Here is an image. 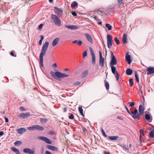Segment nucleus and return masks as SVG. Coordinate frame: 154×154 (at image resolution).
Segmentation results:
<instances>
[{"mask_svg":"<svg viewBox=\"0 0 154 154\" xmlns=\"http://www.w3.org/2000/svg\"><path fill=\"white\" fill-rule=\"evenodd\" d=\"M144 109L143 108L142 105H140L139 107V113L138 112V110L137 109H135L133 111H131V114H133L132 116L134 119H137L139 120L140 119V115L142 116L144 112Z\"/></svg>","mask_w":154,"mask_h":154,"instance_id":"1","label":"nucleus"},{"mask_svg":"<svg viewBox=\"0 0 154 154\" xmlns=\"http://www.w3.org/2000/svg\"><path fill=\"white\" fill-rule=\"evenodd\" d=\"M49 42H45L43 44L42 47L41 52L39 56V60L40 61V64L42 67H43V57L46 54L47 50L48 49L49 45Z\"/></svg>","mask_w":154,"mask_h":154,"instance_id":"2","label":"nucleus"},{"mask_svg":"<svg viewBox=\"0 0 154 154\" xmlns=\"http://www.w3.org/2000/svg\"><path fill=\"white\" fill-rule=\"evenodd\" d=\"M58 17L54 14H52L51 16V18L55 25L60 27L61 25V21Z\"/></svg>","mask_w":154,"mask_h":154,"instance_id":"3","label":"nucleus"},{"mask_svg":"<svg viewBox=\"0 0 154 154\" xmlns=\"http://www.w3.org/2000/svg\"><path fill=\"white\" fill-rule=\"evenodd\" d=\"M111 60L110 62V65L112 71H113L114 72L115 70H116V68L113 66L117 64V61L115 55L112 52H111Z\"/></svg>","mask_w":154,"mask_h":154,"instance_id":"4","label":"nucleus"},{"mask_svg":"<svg viewBox=\"0 0 154 154\" xmlns=\"http://www.w3.org/2000/svg\"><path fill=\"white\" fill-rule=\"evenodd\" d=\"M107 46L109 48H111V46L112 45V37L109 35L108 34L107 36Z\"/></svg>","mask_w":154,"mask_h":154,"instance_id":"5","label":"nucleus"},{"mask_svg":"<svg viewBox=\"0 0 154 154\" xmlns=\"http://www.w3.org/2000/svg\"><path fill=\"white\" fill-rule=\"evenodd\" d=\"M91 54L92 56V62L93 64H95L96 63V57L94 52L91 47L89 48Z\"/></svg>","mask_w":154,"mask_h":154,"instance_id":"6","label":"nucleus"},{"mask_svg":"<svg viewBox=\"0 0 154 154\" xmlns=\"http://www.w3.org/2000/svg\"><path fill=\"white\" fill-rule=\"evenodd\" d=\"M38 138L39 140L44 141L48 144H51L52 143L51 141L47 137L42 136H39L38 137Z\"/></svg>","mask_w":154,"mask_h":154,"instance_id":"7","label":"nucleus"},{"mask_svg":"<svg viewBox=\"0 0 154 154\" xmlns=\"http://www.w3.org/2000/svg\"><path fill=\"white\" fill-rule=\"evenodd\" d=\"M100 54V60H99V65L101 67H103L104 66V59L102 57V54L100 51H99Z\"/></svg>","mask_w":154,"mask_h":154,"instance_id":"8","label":"nucleus"},{"mask_svg":"<svg viewBox=\"0 0 154 154\" xmlns=\"http://www.w3.org/2000/svg\"><path fill=\"white\" fill-rule=\"evenodd\" d=\"M31 116L29 112H26L25 113H21L19 115L18 117L19 118H20L23 119H25L28 116Z\"/></svg>","mask_w":154,"mask_h":154,"instance_id":"9","label":"nucleus"},{"mask_svg":"<svg viewBox=\"0 0 154 154\" xmlns=\"http://www.w3.org/2000/svg\"><path fill=\"white\" fill-rule=\"evenodd\" d=\"M54 8L55 12L57 13V14L59 15V16L61 17L63 14V11L62 9L56 7H54Z\"/></svg>","mask_w":154,"mask_h":154,"instance_id":"10","label":"nucleus"},{"mask_svg":"<svg viewBox=\"0 0 154 154\" xmlns=\"http://www.w3.org/2000/svg\"><path fill=\"white\" fill-rule=\"evenodd\" d=\"M65 27L69 29H78L79 27L78 26L75 25L69 26L65 25Z\"/></svg>","mask_w":154,"mask_h":154,"instance_id":"11","label":"nucleus"},{"mask_svg":"<svg viewBox=\"0 0 154 154\" xmlns=\"http://www.w3.org/2000/svg\"><path fill=\"white\" fill-rule=\"evenodd\" d=\"M113 74L115 75V77L116 78V80L118 82H120V76L118 73V72L116 70H115V72L112 71Z\"/></svg>","mask_w":154,"mask_h":154,"instance_id":"12","label":"nucleus"},{"mask_svg":"<svg viewBox=\"0 0 154 154\" xmlns=\"http://www.w3.org/2000/svg\"><path fill=\"white\" fill-rule=\"evenodd\" d=\"M147 75H150L154 73V67H149L147 69Z\"/></svg>","mask_w":154,"mask_h":154,"instance_id":"13","label":"nucleus"},{"mask_svg":"<svg viewBox=\"0 0 154 154\" xmlns=\"http://www.w3.org/2000/svg\"><path fill=\"white\" fill-rule=\"evenodd\" d=\"M85 35L87 40L91 43H93V39L90 35L88 33H85Z\"/></svg>","mask_w":154,"mask_h":154,"instance_id":"14","label":"nucleus"},{"mask_svg":"<svg viewBox=\"0 0 154 154\" xmlns=\"http://www.w3.org/2000/svg\"><path fill=\"white\" fill-rule=\"evenodd\" d=\"M57 75H58V78H63L69 76L68 75L64 73H61L60 72H59V73H57Z\"/></svg>","mask_w":154,"mask_h":154,"instance_id":"15","label":"nucleus"},{"mask_svg":"<svg viewBox=\"0 0 154 154\" xmlns=\"http://www.w3.org/2000/svg\"><path fill=\"white\" fill-rule=\"evenodd\" d=\"M26 131V129L23 128H20L19 129H17V130L18 133L21 134H23L24 132H25Z\"/></svg>","mask_w":154,"mask_h":154,"instance_id":"16","label":"nucleus"},{"mask_svg":"<svg viewBox=\"0 0 154 154\" xmlns=\"http://www.w3.org/2000/svg\"><path fill=\"white\" fill-rule=\"evenodd\" d=\"M126 60L128 61V64H131V56L128 54V53H127L125 56Z\"/></svg>","mask_w":154,"mask_h":154,"instance_id":"17","label":"nucleus"},{"mask_svg":"<svg viewBox=\"0 0 154 154\" xmlns=\"http://www.w3.org/2000/svg\"><path fill=\"white\" fill-rule=\"evenodd\" d=\"M60 40L59 38H57L55 39L52 43V45L53 47L56 45L59 42Z\"/></svg>","mask_w":154,"mask_h":154,"instance_id":"18","label":"nucleus"},{"mask_svg":"<svg viewBox=\"0 0 154 154\" xmlns=\"http://www.w3.org/2000/svg\"><path fill=\"white\" fill-rule=\"evenodd\" d=\"M57 73H59V72H51L50 74L55 79H56V77L58 78V75Z\"/></svg>","mask_w":154,"mask_h":154,"instance_id":"19","label":"nucleus"},{"mask_svg":"<svg viewBox=\"0 0 154 154\" xmlns=\"http://www.w3.org/2000/svg\"><path fill=\"white\" fill-rule=\"evenodd\" d=\"M35 127L36 130H38L39 131H43L44 129L43 127L38 125H35Z\"/></svg>","mask_w":154,"mask_h":154,"instance_id":"20","label":"nucleus"},{"mask_svg":"<svg viewBox=\"0 0 154 154\" xmlns=\"http://www.w3.org/2000/svg\"><path fill=\"white\" fill-rule=\"evenodd\" d=\"M108 137L111 140H117L119 138L118 136H109Z\"/></svg>","mask_w":154,"mask_h":154,"instance_id":"21","label":"nucleus"},{"mask_svg":"<svg viewBox=\"0 0 154 154\" xmlns=\"http://www.w3.org/2000/svg\"><path fill=\"white\" fill-rule=\"evenodd\" d=\"M122 42L124 44H125L127 42V36L125 34H124L123 35Z\"/></svg>","mask_w":154,"mask_h":154,"instance_id":"22","label":"nucleus"},{"mask_svg":"<svg viewBox=\"0 0 154 154\" xmlns=\"http://www.w3.org/2000/svg\"><path fill=\"white\" fill-rule=\"evenodd\" d=\"M11 150L17 154H20V153L19 150L14 147H11Z\"/></svg>","mask_w":154,"mask_h":154,"instance_id":"23","label":"nucleus"},{"mask_svg":"<svg viewBox=\"0 0 154 154\" xmlns=\"http://www.w3.org/2000/svg\"><path fill=\"white\" fill-rule=\"evenodd\" d=\"M122 146L123 148L124 149L127 151L129 150V149L127 145L125 144H122Z\"/></svg>","mask_w":154,"mask_h":154,"instance_id":"24","label":"nucleus"},{"mask_svg":"<svg viewBox=\"0 0 154 154\" xmlns=\"http://www.w3.org/2000/svg\"><path fill=\"white\" fill-rule=\"evenodd\" d=\"M133 72V71L130 68H128L126 71V73L128 75H131Z\"/></svg>","mask_w":154,"mask_h":154,"instance_id":"25","label":"nucleus"},{"mask_svg":"<svg viewBox=\"0 0 154 154\" xmlns=\"http://www.w3.org/2000/svg\"><path fill=\"white\" fill-rule=\"evenodd\" d=\"M35 125L32 126V127H29L27 128L28 130L30 131H33L36 130Z\"/></svg>","mask_w":154,"mask_h":154,"instance_id":"26","label":"nucleus"},{"mask_svg":"<svg viewBox=\"0 0 154 154\" xmlns=\"http://www.w3.org/2000/svg\"><path fill=\"white\" fill-rule=\"evenodd\" d=\"M78 5V3L76 2H74L71 5V7L72 8H75Z\"/></svg>","mask_w":154,"mask_h":154,"instance_id":"27","label":"nucleus"},{"mask_svg":"<svg viewBox=\"0 0 154 154\" xmlns=\"http://www.w3.org/2000/svg\"><path fill=\"white\" fill-rule=\"evenodd\" d=\"M149 137L152 138H154V129L151 130L149 133Z\"/></svg>","mask_w":154,"mask_h":154,"instance_id":"28","label":"nucleus"},{"mask_svg":"<svg viewBox=\"0 0 154 154\" xmlns=\"http://www.w3.org/2000/svg\"><path fill=\"white\" fill-rule=\"evenodd\" d=\"M79 110L80 113L83 117L84 116V115L83 114V110L82 107H79Z\"/></svg>","mask_w":154,"mask_h":154,"instance_id":"29","label":"nucleus"},{"mask_svg":"<svg viewBox=\"0 0 154 154\" xmlns=\"http://www.w3.org/2000/svg\"><path fill=\"white\" fill-rule=\"evenodd\" d=\"M88 74V71L87 70H86L83 72L82 75V77H86Z\"/></svg>","mask_w":154,"mask_h":154,"instance_id":"30","label":"nucleus"},{"mask_svg":"<svg viewBox=\"0 0 154 154\" xmlns=\"http://www.w3.org/2000/svg\"><path fill=\"white\" fill-rule=\"evenodd\" d=\"M40 121L41 122L45 123L47 122L48 120L47 119L45 118H40Z\"/></svg>","mask_w":154,"mask_h":154,"instance_id":"31","label":"nucleus"},{"mask_svg":"<svg viewBox=\"0 0 154 154\" xmlns=\"http://www.w3.org/2000/svg\"><path fill=\"white\" fill-rule=\"evenodd\" d=\"M22 142L19 141H17L14 143V144L17 146L20 145L22 144Z\"/></svg>","mask_w":154,"mask_h":154,"instance_id":"32","label":"nucleus"},{"mask_svg":"<svg viewBox=\"0 0 154 154\" xmlns=\"http://www.w3.org/2000/svg\"><path fill=\"white\" fill-rule=\"evenodd\" d=\"M135 76L136 81L137 82H139V77L137 72H136L135 74Z\"/></svg>","mask_w":154,"mask_h":154,"instance_id":"33","label":"nucleus"},{"mask_svg":"<svg viewBox=\"0 0 154 154\" xmlns=\"http://www.w3.org/2000/svg\"><path fill=\"white\" fill-rule=\"evenodd\" d=\"M106 26L108 28V29L109 30H110L112 29L111 26L108 23H106Z\"/></svg>","mask_w":154,"mask_h":154,"instance_id":"34","label":"nucleus"},{"mask_svg":"<svg viewBox=\"0 0 154 154\" xmlns=\"http://www.w3.org/2000/svg\"><path fill=\"white\" fill-rule=\"evenodd\" d=\"M133 79H130L129 80V85L130 86H131L134 84Z\"/></svg>","mask_w":154,"mask_h":154,"instance_id":"35","label":"nucleus"},{"mask_svg":"<svg viewBox=\"0 0 154 154\" xmlns=\"http://www.w3.org/2000/svg\"><path fill=\"white\" fill-rule=\"evenodd\" d=\"M51 150L53 151H57L58 150V149L55 146H52Z\"/></svg>","mask_w":154,"mask_h":154,"instance_id":"36","label":"nucleus"},{"mask_svg":"<svg viewBox=\"0 0 154 154\" xmlns=\"http://www.w3.org/2000/svg\"><path fill=\"white\" fill-rule=\"evenodd\" d=\"M145 118L146 120H149L150 119V117L149 114H147L145 115Z\"/></svg>","mask_w":154,"mask_h":154,"instance_id":"37","label":"nucleus"},{"mask_svg":"<svg viewBox=\"0 0 154 154\" xmlns=\"http://www.w3.org/2000/svg\"><path fill=\"white\" fill-rule=\"evenodd\" d=\"M114 40L117 45H118L120 43L117 37L115 38Z\"/></svg>","mask_w":154,"mask_h":154,"instance_id":"38","label":"nucleus"},{"mask_svg":"<svg viewBox=\"0 0 154 154\" xmlns=\"http://www.w3.org/2000/svg\"><path fill=\"white\" fill-rule=\"evenodd\" d=\"M118 4V5L119 6L121 5L123 3V0H117Z\"/></svg>","mask_w":154,"mask_h":154,"instance_id":"39","label":"nucleus"},{"mask_svg":"<svg viewBox=\"0 0 154 154\" xmlns=\"http://www.w3.org/2000/svg\"><path fill=\"white\" fill-rule=\"evenodd\" d=\"M101 131L103 135L105 137H106L107 136L103 129H101Z\"/></svg>","mask_w":154,"mask_h":154,"instance_id":"40","label":"nucleus"},{"mask_svg":"<svg viewBox=\"0 0 154 154\" xmlns=\"http://www.w3.org/2000/svg\"><path fill=\"white\" fill-rule=\"evenodd\" d=\"M140 133L141 135H142L143 136L145 135V134L143 130V129L140 130Z\"/></svg>","mask_w":154,"mask_h":154,"instance_id":"41","label":"nucleus"},{"mask_svg":"<svg viewBox=\"0 0 154 154\" xmlns=\"http://www.w3.org/2000/svg\"><path fill=\"white\" fill-rule=\"evenodd\" d=\"M105 85L106 89H108L109 88V83L108 82H106L105 83Z\"/></svg>","mask_w":154,"mask_h":154,"instance_id":"42","label":"nucleus"},{"mask_svg":"<svg viewBox=\"0 0 154 154\" xmlns=\"http://www.w3.org/2000/svg\"><path fill=\"white\" fill-rule=\"evenodd\" d=\"M125 108L126 109V110H127V112L130 115H131V112H130L129 110L128 109L127 107L126 106V105H125Z\"/></svg>","mask_w":154,"mask_h":154,"instance_id":"43","label":"nucleus"},{"mask_svg":"<svg viewBox=\"0 0 154 154\" xmlns=\"http://www.w3.org/2000/svg\"><path fill=\"white\" fill-rule=\"evenodd\" d=\"M135 105V103L134 102H131L129 103L130 107H133Z\"/></svg>","mask_w":154,"mask_h":154,"instance_id":"44","label":"nucleus"},{"mask_svg":"<svg viewBox=\"0 0 154 154\" xmlns=\"http://www.w3.org/2000/svg\"><path fill=\"white\" fill-rule=\"evenodd\" d=\"M69 119H72L74 118V116L72 114H70V115L69 116Z\"/></svg>","mask_w":154,"mask_h":154,"instance_id":"45","label":"nucleus"},{"mask_svg":"<svg viewBox=\"0 0 154 154\" xmlns=\"http://www.w3.org/2000/svg\"><path fill=\"white\" fill-rule=\"evenodd\" d=\"M87 51H85L83 52V56L84 57H86L87 56Z\"/></svg>","mask_w":154,"mask_h":154,"instance_id":"46","label":"nucleus"},{"mask_svg":"<svg viewBox=\"0 0 154 154\" xmlns=\"http://www.w3.org/2000/svg\"><path fill=\"white\" fill-rule=\"evenodd\" d=\"M19 109L22 111H25L26 110L25 109L24 107L23 106H21L19 108Z\"/></svg>","mask_w":154,"mask_h":154,"instance_id":"47","label":"nucleus"},{"mask_svg":"<svg viewBox=\"0 0 154 154\" xmlns=\"http://www.w3.org/2000/svg\"><path fill=\"white\" fill-rule=\"evenodd\" d=\"M77 43L80 46L82 45V41H79L77 42Z\"/></svg>","mask_w":154,"mask_h":154,"instance_id":"48","label":"nucleus"},{"mask_svg":"<svg viewBox=\"0 0 154 154\" xmlns=\"http://www.w3.org/2000/svg\"><path fill=\"white\" fill-rule=\"evenodd\" d=\"M52 146L51 145H47L46 146V147L49 149H51Z\"/></svg>","mask_w":154,"mask_h":154,"instance_id":"49","label":"nucleus"},{"mask_svg":"<svg viewBox=\"0 0 154 154\" xmlns=\"http://www.w3.org/2000/svg\"><path fill=\"white\" fill-rule=\"evenodd\" d=\"M52 66L54 68H56L57 67V64L56 63H54L53 64Z\"/></svg>","mask_w":154,"mask_h":154,"instance_id":"50","label":"nucleus"},{"mask_svg":"<svg viewBox=\"0 0 154 154\" xmlns=\"http://www.w3.org/2000/svg\"><path fill=\"white\" fill-rule=\"evenodd\" d=\"M43 26V24H40L39 26L38 29H42V28Z\"/></svg>","mask_w":154,"mask_h":154,"instance_id":"51","label":"nucleus"},{"mask_svg":"<svg viewBox=\"0 0 154 154\" xmlns=\"http://www.w3.org/2000/svg\"><path fill=\"white\" fill-rule=\"evenodd\" d=\"M10 54L13 57H16V55H15L14 52L12 51L11 52Z\"/></svg>","mask_w":154,"mask_h":154,"instance_id":"52","label":"nucleus"},{"mask_svg":"<svg viewBox=\"0 0 154 154\" xmlns=\"http://www.w3.org/2000/svg\"><path fill=\"white\" fill-rule=\"evenodd\" d=\"M72 14L74 16H77V13H76V12H75V11H73L72 12Z\"/></svg>","mask_w":154,"mask_h":154,"instance_id":"53","label":"nucleus"},{"mask_svg":"<svg viewBox=\"0 0 154 154\" xmlns=\"http://www.w3.org/2000/svg\"><path fill=\"white\" fill-rule=\"evenodd\" d=\"M54 132L53 131H50L49 132V134L51 135H53L54 134Z\"/></svg>","mask_w":154,"mask_h":154,"instance_id":"54","label":"nucleus"},{"mask_svg":"<svg viewBox=\"0 0 154 154\" xmlns=\"http://www.w3.org/2000/svg\"><path fill=\"white\" fill-rule=\"evenodd\" d=\"M81 84L80 82H76L75 83V85H79Z\"/></svg>","mask_w":154,"mask_h":154,"instance_id":"55","label":"nucleus"},{"mask_svg":"<svg viewBox=\"0 0 154 154\" xmlns=\"http://www.w3.org/2000/svg\"><path fill=\"white\" fill-rule=\"evenodd\" d=\"M117 118L121 120H123V119H124L123 118H122L121 117H120V116H118Z\"/></svg>","mask_w":154,"mask_h":154,"instance_id":"56","label":"nucleus"},{"mask_svg":"<svg viewBox=\"0 0 154 154\" xmlns=\"http://www.w3.org/2000/svg\"><path fill=\"white\" fill-rule=\"evenodd\" d=\"M4 134V133L3 131H1L0 132V136H2Z\"/></svg>","mask_w":154,"mask_h":154,"instance_id":"57","label":"nucleus"},{"mask_svg":"<svg viewBox=\"0 0 154 154\" xmlns=\"http://www.w3.org/2000/svg\"><path fill=\"white\" fill-rule=\"evenodd\" d=\"M5 122H8V118L5 117Z\"/></svg>","mask_w":154,"mask_h":154,"instance_id":"58","label":"nucleus"},{"mask_svg":"<svg viewBox=\"0 0 154 154\" xmlns=\"http://www.w3.org/2000/svg\"><path fill=\"white\" fill-rule=\"evenodd\" d=\"M45 153L46 154H52L51 152L48 151H46Z\"/></svg>","mask_w":154,"mask_h":154,"instance_id":"59","label":"nucleus"},{"mask_svg":"<svg viewBox=\"0 0 154 154\" xmlns=\"http://www.w3.org/2000/svg\"><path fill=\"white\" fill-rule=\"evenodd\" d=\"M77 42H78V41L75 40V41H73V42H72V43L73 44H75L77 43Z\"/></svg>","mask_w":154,"mask_h":154,"instance_id":"60","label":"nucleus"},{"mask_svg":"<svg viewBox=\"0 0 154 154\" xmlns=\"http://www.w3.org/2000/svg\"><path fill=\"white\" fill-rule=\"evenodd\" d=\"M42 40H40L39 42V45H41L42 44Z\"/></svg>","mask_w":154,"mask_h":154,"instance_id":"61","label":"nucleus"},{"mask_svg":"<svg viewBox=\"0 0 154 154\" xmlns=\"http://www.w3.org/2000/svg\"><path fill=\"white\" fill-rule=\"evenodd\" d=\"M83 130L84 132H85V131H87V130L85 128H83Z\"/></svg>","mask_w":154,"mask_h":154,"instance_id":"62","label":"nucleus"},{"mask_svg":"<svg viewBox=\"0 0 154 154\" xmlns=\"http://www.w3.org/2000/svg\"><path fill=\"white\" fill-rule=\"evenodd\" d=\"M44 39V37L43 36H42L41 37L40 40H43Z\"/></svg>","mask_w":154,"mask_h":154,"instance_id":"63","label":"nucleus"},{"mask_svg":"<svg viewBox=\"0 0 154 154\" xmlns=\"http://www.w3.org/2000/svg\"><path fill=\"white\" fill-rule=\"evenodd\" d=\"M104 154H110L109 152H104Z\"/></svg>","mask_w":154,"mask_h":154,"instance_id":"64","label":"nucleus"}]
</instances>
